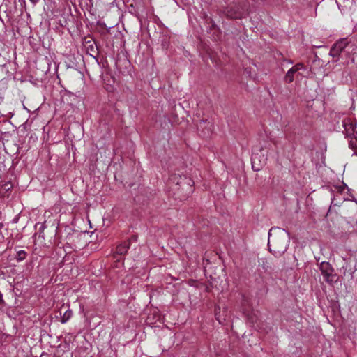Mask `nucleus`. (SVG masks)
Segmentation results:
<instances>
[{"mask_svg": "<svg viewBox=\"0 0 357 357\" xmlns=\"http://www.w3.org/2000/svg\"><path fill=\"white\" fill-rule=\"evenodd\" d=\"M289 246V234L284 229L271 228L268 232V247L275 257L282 256Z\"/></svg>", "mask_w": 357, "mask_h": 357, "instance_id": "nucleus-1", "label": "nucleus"}, {"mask_svg": "<svg viewBox=\"0 0 357 357\" xmlns=\"http://www.w3.org/2000/svg\"><path fill=\"white\" fill-rule=\"evenodd\" d=\"M225 13L228 17L238 19L244 15V8L241 4L235 3L227 7Z\"/></svg>", "mask_w": 357, "mask_h": 357, "instance_id": "nucleus-2", "label": "nucleus"}, {"mask_svg": "<svg viewBox=\"0 0 357 357\" xmlns=\"http://www.w3.org/2000/svg\"><path fill=\"white\" fill-rule=\"evenodd\" d=\"M319 269L326 282L333 281V268L328 262H321L319 265Z\"/></svg>", "mask_w": 357, "mask_h": 357, "instance_id": "nucleus-3", "label": "nucleus"}, {"mask_svg": "<svg viewBox=\"0 0 357 357\" xmlns=\"http://www.w3.org/2000/svg\"><path fill=\"white\" fill-rule=\"evenodd\" d=\"M344 134L347 137H354L356 123L351 119H344L342 122Z\"/></svg>", "mask_w": 357, "mask_h": 357, "instance_id": "nucleus-4", "label": "nucleus"}, {"mask_svg": "<svg viewBox=\"0 0 357 357\" xmlns=\"http://www.w3.org/2000/svg\"><path fill=\"white\" fill-rule=\"evenodd\" d=\"M265 163V159L263 161H261L257 155H252V169L255 171H259L261 169L263 164Z\"/></svg>", "mask_w": 357, "mask_h": 357, "instance_id": "nucleus-5", "label": "nucleus"}, {"mask_svg": "<svg viewBox=\"0 0 357 357\" xmlns=\"http://www.w3.org/2000/svg\"><path fill=\"white\" fill-rule=\"evenodd\" d=\"M348 44V40L346 38H343L335 43L333 46L335 47V48L340 52H342L347 47Z\"/></svg>", "mask_w": 357, "mask_h": 357, "instance_id": "nucleus-6", "label": "nucleus"}, {"mask_svg": "<svg viewBox=\"0 0 357 357\" xmlns=\"http://www.w3.org/2000/svg\"><path fill=\"white\" fill-rule=\"evenodd\" d=\"M128 248H129V246L127 243L121 244L116 247V254L119 255H123L127 252Z\"/></svg>", "mask_w": 357, "mask_h": 357, "instance_id": "nucleus-7", "label": "nucleus"}, {"mask_svg": "<svg viewBox=\"0 0 357 357\" xmlns=\"http://www.w3.org/2000/svg\"><path fill=\"white\" fill-rule=\"evenodd\" d=\"M297 73L295 70H294L293 68H290L286 75H285V77H284V80L287 83H291L294 81V75L295 73Z\"/></svg>", "mask_w": 357, "mask_h": 357, "instance_id": "nucleus-8", "label": "nucleus"}, {"mask_svg": "<svg viewBox=\"0 0 357 357\" xmlns=\"http://www.w3.org/2000/svg\"><path fill=\"white\" fill-rule=\"evenodd\" d=\"M72 315H73V312L70 310H66L63 313V314L61 317V323H63V324L66 323L70 319Z\"/></svg>", "mask_w": 357, "mask_h": 357, "instance_id": "nucleus-9", "label": "nucleus"}, {"mask_svg": "<svg viewBox=\"0 0 357 357\" xmlns=\"http://www.w3.org/2000/svg\"><path fill=\"white\" fill-rule=\"evenodd\" d=\"M340 52L337 50L335 47L333 45V47L331 48L329 54L333 57H337L340 54Z\"/></svg>", "mask_w": 357, "mask_h": 357, "instance_id": "nucleus-10", "label": "nucleus"}, {"mask_svg": "<svg viewBox=\"0 0 357 357\" xmlns=\"http://www.w3.org/2000/svg\"><path fill=\"white\" fill-rule=\"evenodd\" d=\"M294 68V70H295L296 72H298L299 70H303L305 68V66L301 63H297L296 64L295 66H294L292 67Z\"/></svg>", "mask_w": 357, "mask_h": 357, "instance_id": "nucleus-11", "label": "nucleus"}, {"mask_svg": "<svg viewBox=\"0 0 357 357\" xmlns=\"http://www.w3.org/2000/svg\"><path fill=\"white\" fill-rule=\"evenodd\" d=\"M17 254H18V257H17L18 260L22 261L25 258L26 252L24 250L19 251Z\"/></svg>", "mask_w": 357, "mask_h": 357, "instance_id": "nucleus-12", "label": "nucleus"}, {"mask_svg": "<svg viewBox=\"0 0 357 357\" xmlns=\"http://www.w3.org/2000/svg\"><path fill=\"white\" fill-rule=\"evenodd\" d=\"M32 3L33 5H36L39 0H29Z\"/></svg>", "mask_w": 357, "mask_h": 357, "instance_id": "nucleus-13", "label": "nucleus"}, {"mask_svg": "<svg viewBox=\"0 0 357 357\" xmlns=\"http://www.w3.org/2000/svg\"><path fill=\"white\" fill-rule=\"evenodd\" d=\"M206 122V121H202L199 123V124L198 125V128H201L203 124H205Z\"/></svg>", "mask_w": 357, "mask_h": 357, "instance_id": "nucleus-14", "label": "nucleus"}, {"mask_svg": "<svg viewBox=\"0 0 357 357\" xmlns=\"http://www.w3.org/2000/svg\"><path fill=\"white\" fill-rule=\"evenodd\" d=\"M352 2H353V0H346V3H347V4H350V3H351Z\"/></svg>", "mask_w": 357, "mask_h": 357, "instance_id": "nucleus-15", "label": "nucleus"}, {"mask_svg": "<svg viewBox=\"0 0 357 357\" xmlns=\"http://www.w3.org/2000/svg\"><path fill=\"white\" fill-rule=\"evenodd\" d=\"M349 145L351 147H353V146H354V144H353V142L351 141L350 143H349Z\"/></svg>", "mask_w": 357, "mask_h": 357, "instance_id": "nucleus-16", "label": "nucleus"}, {"mask_svg": "<svg viewBox=\"0 0 357 357\" xmlns=\"http://www.w3.org/2000/svg\"><path fill=\"white\" fill-rule=\"evenodd\" d=\"M349 145L351 147H353V146H354V144H353V142L351 141L350 143H349Z\"/></svg>", "mask_w": 357, "mask_h": 357, "instance_id": "nucleus-17", "label": "nucleus"}, {"mask_svg": "<svg viewBox=\"0 0 357 357\" xmlns=\"http://www.w3.org/2000/svg\"><path fill=\"white\" fill-rule=\"evenodd\" d=\"M3 225L0 222V230L3 228Z\"/></svg>", "mask_w": 357, "mask_h": 357, "instance_id": "nucleus-18", "label": "nucleus"}, {"mask_svg": "<svg viewBox=\"0 0 357 357\" xmlns=\"http://www.w3.org/2000/svg\"><path fill=\"white\" fill-rule=\"evenodd\" d=\"M336 2H337V5L339 6V5H340V0H337V1H336Z\"/></svg>", "mask_w": 357, "mask_h": 357, "instance_id": "nucleus-19", "label": "nucleus"}, {"mask_svg": "<svg viewBox=\"0 0 357 357\" xmlns=\"http://www.w3.org/2000/svg\"><path fill=\"white\" fill-rule=\"evenodd\" d=\"M1 296H2V294H0V297H1Z\"/></svg>", "mask_w": 357, "mask_h": 357, "instance_id": "nucleus-20", "label": "nucleus"}, {"mask_svg": "<svg viewBox=\"0 0 357 357\" xmlns=\"http://www.w3.org/2000/svg\"><path fill=\"white\" fill-rule=\"evenodd\" d=\"M1 296H2V294H0V297H1Z\"/></svg>", "mask_w": 357, "mask_h": 357, "instance_id": "nucleus-21", "label": "nucleus"}, {"mask_svg": "<svg viewBox=\"0 0 357 357\" xmlns=\"http://www.w3.org/2000/svg\"><path fill=\"white\" fill-rule=\"evenodd\" d=\"M356 155H357V153H356Z\"/></svg>", "mask_w": 357, "mask_h": 357, "instance_id": "nucleus-22", "label": "nucleus"}]
</instances>
